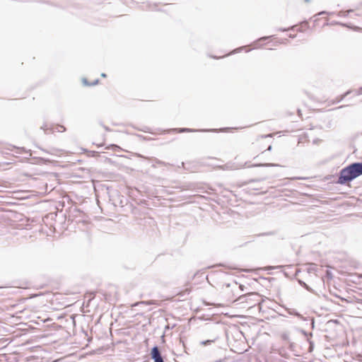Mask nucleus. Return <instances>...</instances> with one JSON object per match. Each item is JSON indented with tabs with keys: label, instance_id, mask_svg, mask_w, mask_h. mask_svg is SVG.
<instances>
[{
	"label": "nucleus",
	"instance_id": "8",
	"mask_svg": "<svg viewBox=\"0 0 362 362\" xmlns=\"http://www.w3.org/2000/svg\"><path fill=\"white\" fill-rule=\"evenodd\" d=\"M83 83L84 85L86 86H94L95 84H97L98 83V80H95L93 83H88V81H87V79L86 78H83Z\"/></svg>",
	"mask_w": 362,
	"mask_h": 362
},
{
	"label": "nucleus",
	"instance_id": "2",
	"mask_svg": "<svg viewBox=\"0 0 362 362\" xmlns=\"http://www.w3.org/2000/svg\"><path fill=\"white\" fill-rule=\"evenodd\" d=\"M41 129H43L45 134L54 133L55 132H64L66 130V128L62 125H49L47 124H45L41 127Z\"/></svg>",
	"mask_w": 362,
	"mask_h": 362
},
{
	"label": "nucleus",
	"instance_id": "12",
	"mask_svg": "<svg viewBox=\"0 0 362 362\" xmlns=\"http://www.w3.org/2000/svg\"><path fill=\"white\" fill-rule=\"evenodd\" d=\"M139 304H147V305H150L151 304V302H146V301H141V302H139V303H137L135 304V305H139Z\"/></svg>",
	"mask_w": 362,
	"mask_h": 362
},
{
	"label": "nucleus",
	"instance_id": "3",
	"mask_svg": "<svg viewBox=\"0 0 362 362\" xmlns=\"http://www.w3.org/2000/svg\"><path fill=\"white\" fill-rule=\"evenodd\" d=\"M151 354L154 362H164L158 346H154L152 349Z\"/></svg>",
	"mask_w": 362,
	"mask_h": 362
},
{
	"label": "nucleus",
	"instance_id": "13",
	"mask_svg": "<svg viewBox=\"0 0 362 362\" xmlns=\"http://www.w3.org/2000/svg\"><path fill=\"white\" fill-rule=\"evenodd\" d=\"M294 28H295V26H292V27H291V28H288V29H286V28H284V29L280 28V29H279V30H281V31H286V30H289L293 29Z\"/></svg>",
	"mask_w": 362,
	"mask_h": 362
},
{
	"label": "nucleus",
	"instance_id": "17",
	"mask_svg": "<svg viewBox=\"0 0 362 362\" xmlns=\"http://www.w3.org/2000/svg\"><path fill=\"white\" fill-rule=\"evenodd\" d=\"M4 358H5L4 356H0V362L3 361L4 360Z\"/></svg>",
	"mask_w": 362,
	"mask_h": 362
},
{
	"label": "nucleus",
	"instance_id": "5",
	"mask_svg": "<svg viewBox=\"0 0 362 362\" xmlns=\"http://www.w3.org/2000/svg\"><path fill=\"white\" fill-rule=\"evenodd\" d=\"M214 342H215V339H208V340L200 341H199V344L201 346H209V345L212 344Z\"/></svg>",
	"mask_w": 362,
	"mask_h": 362
},
{
	"label": "nucleus",
	"instance_id": "14",
	"mask_svg": "<svg viewBox=\"0 0 362 362\" xmlns=\"http://www.w3.org/2000/svg\"><path fill=\"white\" fill-rule=\"evenodd\" d=\"M246 165H247V163H245V165H241V166H240V167H237V168H230V170H235V169H238V168H244L245 166H246Z\"/></svg>",
	"mask_w": 362,
	"mask_h": 362
},
{
	"label": "nucleus",
	"instance_id": "9",
	"mask_svg": "<svg viewBox=\"0 0 362 362\" xmlns=\"http://www.w3.org/2000/svg\"><path fill=\"white\" fill-rule=\"evenodd\" d=\"M333 288H334V291H332V288H330V292H331L333 295H334L335 296L339 297V295H338V291H339V290H338V289H337V287H335L334 286H333Z\"/></svg>",
	"mask_w": 362,
	"mask_h": 362
},
{
	"label": "nucleus",
	"instance_id": "7",
	"mask_svg": "<svg viewBox=\"0 0 362 362\" xmlns=\"http://www.w3.org/2000/svg\"><path fill=\"white\" fill-rule=\"evenodd\" d=\"M326 277L327 279V281H328L329 285L331 286L332 285V282L329 281L332 280L333 274H332V273L329 270H327V272H326Z\"/></svg>",
	"mask_w": 362,
	"mask_h": 362
},
{
	"label": "nucleus",
	"instance_id": "22",
	"mask_svg": "<svg viewBox=\"0 0 362 362\" xmlns=\"http://www.w3.org/2000/svg\"><path fill=\"white\" fill-rule=\"evenodd\" d=\"M271 149H272V146H269L268 147V149H267V150L270 151Z\"/></svg>",
	"mask_w": 362,
	"mask_h": 362
},
{
	"label": "nucleus",
	"instance_id": "23",
	"mask_svg": "<svg viewBox=\"0 0 362 362\" xmlns=\"http://www.w3.org/2000/svg\"><path fill=\"white\" fill-rule=\"evenodd\" d=\"M101 76H102L103 77H105V76H106V75H105V74H102V75H101Z\"/></svg>",
	"mask_w": 362,
	"mask_h": 362
},
{
	"label": "nucleus",
	"instance_id": "11",
	"mask_svg": "<svg viewBox=\"0 0 362 362\" xmlns=\"http://www.w3.org/2000/svg\"><path fill=\"white\" fill-rule=\"evenodd\" d=\"M245 47H241L240 48L235 49L233 51H232L229 54H235L239 52L240 50H242Z\"/></svg>",
	"mask_w": 362,
	"mask_h": 362
},
{
	"label": "nucleus",
	"instance_id": "21",
	"mask_svg": "<svg viewBox=\"0 0 362 362\" xmlns=\"http://www.w3.org/2000/svg\"><path fill=\"white\" fill-rule=\"evenodd\" d=\"M268 136H272L271 134H268V135H266V136H262V137H268Z\"/></svg>",
	"mask_w": 362,
	"mask_h": 362
},
{
	"label": "nucleus",
	"instance_id": "18",
	"mask_svg": "<svg viewBox=\"0 0 362 362\" xmlns=\"http://www.w3.org/2000/svg\"><path fill=\"white\" fill-rule=\"evenodd\" d=\"M327 22L326 23V25H333V23H332V22L329 23L328 20H327Z\"/></svg>",
	"mask_w": 362,
	"mask_h": 362
},
{
	"label": "nucleus",
	"instance_id": "6",
	"mask_svg": "<svg viewBox=\"0 0 362 362\" xmlns=\"http://www.w3.org/2000/svg\"><path fill=\"white\" fill-rule=\"evenodd\" d=\"M259 166H264V167L278 166V165L273 164V163H260V164H255V165H248L247 167H259Z\"/></svg>",
	"mask_w": 362,
	"mask_h": 362
},
{
	"label": "nucleus",
	"instance_id": "15",
	"mask_svg": "<svg viewBox=\"0 0 362 362\" xmlns=\"http://www.w3.org/2000/svg\"><path fill=\"white\" fill-rule=\"evenodd\" d=\"M271 37V36H269V37H260L258 41H261V40H267L268 38Z\"/></svg>",
	"mask_w": 362,
	"mask_h": 362
},
{
	"label": "nucleus",
	"instance_id": "20",
	"mask_svg": "<svg viewBox=\"0 0 362 362\" xmlns=\"http://www.w3.org/2000/svg\"><path fill=\"white\" fill-rule=\"evenodd\" d=\"M325 12L322 11V12L319 13L317 15H318V16H320V15H323V14H325Z\"/></svg>",
	"mask_w": 362,
	"mask_h": 362
},
{
	"label": "nucleus",
	"instance_id": "24",
	"mask_svg": "<svg viewBox=\"0 0 362 362\" xmlns=\"http://www.w3.org/2000/svg\"><path fill=\"white\" fill-rule=\"evenodd\" d=\"M52 362H58V360H54Z\"/></svg>",
	"mask_w": 362,
	"mask_h": 362
},
{
	"label": "nucleus",
	"instance_id": "25",
	"mask_svg": "<svg viewBox=\"0 0 362 362\" xmlns=\"http://www.w3.org/2000/svg\"><path fill=\"white\" fill-rule=\"evenodd\" d=\"M305 1L306 2H309V1H310V0H305Z\"/></svg>",
	"mask_w": 362,
	"mask_h": 362
},
{
	"label": "nucleus",
	"instance_id": "16",
	"mask_svg": "<svg viewBox=\"0 0 362 362\" xmlns=\"http://www.w3.org/2000/svg\"><path fill=\"white\" fill-rule=\"evenodd\" d=\"M300 283L301 284L303 285V286L307 289V290H310L309 287L305 284V283H302L301 281H300Z\"/></svg>",
	"mask_w": 362,
	"mask_h": 362
},
{
	"label": "nucleus",
	"instance_id": "19",
	"mask_svg": "<svg viewBox=\"0 0 362 362\" xmlns=\"http://www.w3.org/2000/svg\"><path fill=\"white\" fill-rule=\"evenodd\" d=\"M295 37H296V35H291V34L289 35V37L294 38Z\"/></svg>",
	"mask_w": 362,
	"mask_h": 362
},
{
	"label": "nucleus",
	"instance_id": "10",
	"mask_svg": "<svg viewBox=\"0 0 362 362\" xmlns=\"http://www.w3.org/2000/svg\"><path fill=\"white\" fill-rule=\"evenodd\" d=\"M289 313L291 314V315H294L297 316L299 318H303L302 315L300 313H297V312H296L294 310L289 311Z\"/></svg>",
	"mask_w": 362,
	"mask_h": 362
},
{
	"label": "nucleus",
	"instance_id": "1",
	"mask_svg": "<svg viewBox=\"0 0 362 362\" xmlns=\"http://www.w3.org/2000/svg\"><path fill=\"white\" fill-rule=\"evenodd\" d=\"M362 174V162L351 165L341 171V179L352 180Z\"/></svg>",
	"mask_w": 362,
	"mask_h": 362
},
{
	"label": "nucleus",
	"instance_id": "4",
	"mask_svg": "<svg viewBox=\"0 0 362 362\" xmlns=\"http://www.w3.org/2000/svg\"><path fill=\"white\" fill-rule=\"evenodd\" d=\"M173 131L174 132H178L180 133L182 132H197L198 130L193 129H188V128H180V129H173ZM202 132H206L207 130L203 129L201 130ZM210 131H215L214 129H211Z\"/></svg>",
	"mask_w": 362,
	"mask_h": 362
}]
</instances>
